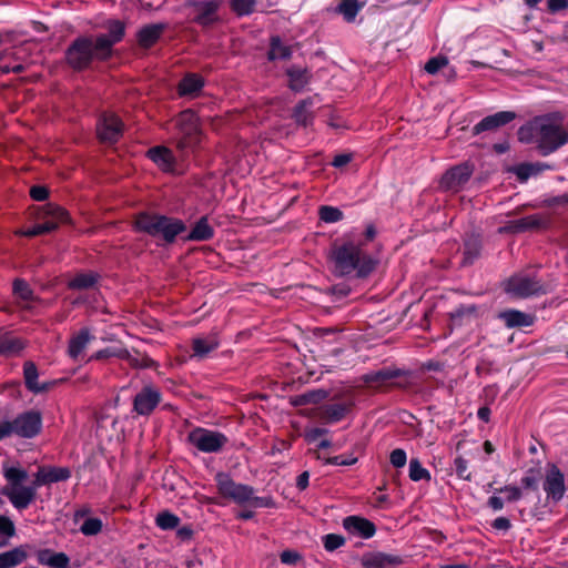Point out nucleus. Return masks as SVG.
I'll return each mask as SVG.
<instances>
[{
    "label": "nucleus",
    "instance_id": "nucleus-1",
    "mask_svg": "<svg viewBox=\"0 0 568 568\" xmlns=\"http://www.w3.org/2000/svg\"><path fill=\"white\" fill-rule=\"evenodd\" d=\"M333 273L339 277H367L375 268L373 258L363 253L361 245L352 241L333 244L329 254Z\"/></svg>",
    "mask_w": 568,
    "mask_h": 568
},
{
    "label": "nucleus",
    "instance_id": "nucleus-2",
    "mask_svg": "<svg viewBox=\"0 0 568 568\" xmlns=\"http://www.w3.org/2000/svg\"><path fill=\"white\" fill-rule=\"evenodd\" d=\"M133 230L152 237L160 236L164 244L171 245L187 231V226L181 219L142 211L134 215Z\"/></svg>",
    "mask_w": 568,
    "mask_h": 568
},
{
    "label": "nucleus",
    "instance_id": "nucleus-3",
    "mask_svg": "<svg viewBox=\"0 0 568 568\" xmlns=\"http://www.w3.org/2000/svg\"><path fill=\"white\" fill-rule=\"evenodd\" d=\"M108 60L104 51L98 49V42L93 36L77 37L64 51V63L78 73L92 69L95 61L105 62Z\"/></svg>",
    "mask_w": 568,
    "mask_h": 568
},
{
    "label": "nucleus",
    "instance_id": "nucleus-4",
    "mask_svg": "<svg viewBox=\"0 0 568 568\" xmlns=\"http://www.w3.org/2000/svg\"><path fill=\"white\" fill-rule=\"evenodd\" d=\"M7 485L2 488L4 495L12 506L18 510L27 509L37 498L38 493L32 483L29 486L23 485L28 479V471L20 467H8L3 470Z\"/></svg>",
    "mask_w": 568,
    "mask_h": 568
},
{
    "label": "nucleus",
    "instance_id": "nucleus-5",
    "mask_svg": "<svg viewBox=\"0 0 568 568\" xmlns=\"http://www.w3.org/2000/svg\"><path fill=\"white\" fill-rule=\"evenodd\" d=\"M355 393L351 389L336 392L317 407L316 416L323 424L332 425L345 419L354 409Z\"/></svg>",
    "mask_w": 568,
    "mask_h": 568
},
{
    "label": "nucleus",
    "instance_id": "nucleus-6",
    "mask_svg": "<svg viewBox=\"0 0 568 568\" xmlns=\"http://www.w3.org/2000/svg\"><path fill=\"white\" fill-rule=\"evenodd\" d=\"M538 153L547 156L568 143V132L560 125L542 119L535 132Z\"/></svg>",
    "mask_w": 568,
    "mask_h": 568
},
{
    "label": "nucleus",
    "instance_id": "nucleus-7",
    "mask_svg": "<svg viewBox=\"0 0 568 568\" xmlns=\"http://www.w3.org/2000/svg\"><path fill=\"white\" fill-rule=\"evenodd\" d=\"M175 123L180 135L176 142V148L180 151L183 152L199 144L201 130L199 125V118L193 110L186 109L180 112Z\"/></svg>",
    "mask_w": 568,
    "mask_h": 568
},
{
    "label": "nucleus",
    "instance_id": "nucleus-8",
    "mask_svg": "<svg viewBox=\"0 0 568 568\" xmlns=\"http://www.w3.org/2000/svg\"><path fill=\"white\" fill-rule=\"evenodd\" d=\"M214 481L222 497L239 505L247 504L255 493L252 486L234 481L231 475L224 471H219L214 476Z\"/></svg>",
    "mask_w": 568,
    "mask_h": 568
},
{
    "label": "nucleus",
    "instance_id": "nucleus-9",
    "mask_svg": "<svg viewBox=\"0 0 568 568\" xmlns=\"http://www.w3.org/2000/svg\"><path fill=\"white\" fill-rule=\"evenodd\" d=\"M186 439L189 444L206 454L220 453L229 443V438L223 433L203 427L192 429Z\"/></svg>",
    "mask_w": 568,
    "mask_h": 568
},
{
    "label": "nucleus",
    "instance_id": "nucleus-10",
    "mask_svg": "<svg viewBox=\"0 0 568 568\" xmlns=\"http://www.w3.org/2000/svg\"><path fill=\"white\" fill-rule=\"evenodd\" d=\"M124 123L114 113H103L97 122V135L101 143L115 144L123 135Z\"/></svg>",
    "mask_w": 568,
    "mask_h": 568
},
{
    "label": "nucleus",
    "instance_id": "nucleus-11",
    "mask_svg": "<svg viewBox=\"0 0 568 568\" xmlns=\"http://www.w3.org/2000/svg\"><path fill=\"white\" fill-rule=\"evenodd\" d=\"M161 402V390L152 384L144 385L132 399V412L139 416H150Z\"/></svg>",
    "mask_w": 568,
    "mask_h": 568
},
{
    "label": "nucleus",
    "instance_id": "nucleus-12",
    "mask_svg": "<svg viewBox=\"0 0 568 568\" xmlns=\"http://www.w3.org/2000/svg\"><path fill=\"white\" fill-rule=\"evenodd\" d=\"M506 291L518 297L546 294L547 290L539 278L529 275L511 276L506 284Z\"/></svg>",
    "mask_w": 568,
    "mask_h": 568
},
{
    "label": "nucleus",
    "instance_id": "nucleus-13",
    "mask_svg": "<svg viewBox=\"0 0 568 568\" xmlns=\"http://www.w3.org/2000/svg\"><path fill=\"white\" fill-rule=\"evenodd\" d=\"M12 423L14 435L31 439L37 437L42 430V414L39 410L30 409L19 414Z\"/></svg>",
    "mask_w": 568,
    "mask_h": 568
},
{
    "label": "nucleus",
    "instance_id": "nucleus-14",
    "mask_svg": "<svg viewBox=\"0 0 568 568\" xmlns=\"http://www.w3.org/2000/svg\"><path fill=\"white\" fill-rule=\"evenodd\" d=\"M108 33H100L94 37L98 42V49L104 51L110 59L113 54V47L125 36V24L120 20H109L105 23Z\"/></svg>",
    "mask_w": 568,
    "mask_h": 568
},
{
    "label": "nucleus",
    "instance_id": "nucleus-15",
    "mask_svg": "<svg viewBox=\"0 0 568 568\" xmlns=\"http://www.w3.org/2000/svg\"><path fill=\"white\" fill-rule=\"evenodd\" d=\"M473 169L468 163H462L447 170L440 181L439 186L444 191L458 192L470 179Z\"/></svg>",
    "mask_w": 568,
    "mask_h": 568
},
{
    "label": "nucleus",
    "instance_id": "nucleus-16",
    "mask_svg": "<svg viewBox=\"0 0 568 568\" xmlns=\"http://www.w3.org/2000/svg\"><path fill=\"white\" fill-rule=\"evenodd\" d=\"M34 216L41 223L55 225V231L64 224H71L70 213L61 205L48 202L36 207Z\"/></svg>",
    "mask_w": 568,
    "mask_h": 568
},
{
    "label": "nucleus",
    "instance_id": "nucleus-17",
    "mask_svg": "<svg viewBox=\"0 0 568 568\" xmlns=\"http://www.w3.org/2000/svg\"><path fill=\"white\" fill-rule=\"evenodd\" d=\"M544 490L546 491L548 498H551L554 501L561 500L565 495V476L555 464L549 465L547 469L546 478L544 481Z\"/></svg>",
    "mask_w": 568,
    "mask_h": 568
},
{
    "label": "nucleus",
    "instance_id": "nucleus-18",
    "mask_svg": "<svg viewBox=\"0 0 568 568\" xmlns=\"http://www.w3.org/2000/svg\"><path fill=\"white\" fill-rule=\"evenodd\" d=\"M71 477L69 467L40 466L33 476L36 490L41 486H48L59 481H65Z\"/></svg>",
    "mask_w": 568,
    "mask_h": 568
},
{
    "label": "nucleus",
    "instance_id": "nucleus-19",
    "mask_svg": "<svg viewBox=\"0 0 568 568\" xmlns=\"http://www.w3.org/2000/svg\"><path fill=\"white\" fill-rule=\"evenodd\" d=\"M343 527L348 534L363 539H369L376 532V526L373 521L356 515L345 517L343 519Z\"/></svg>",
    "mask_w": 568,
    "mask_h": 568
},
{
    "label": "nucleus",
    "instance_id": "nucleus-20",
    "mask_svg": "<svg viewBox=\"0 0 568 568\" xmlns=\"http://www.w3.org/2000/svg\"><path fill=\"white\" fill-rule=\"evenodd\" d=\"M550 224V219L542 214H532L518 220H511L505 229L511 233H523L546 229Z\"/></svg>",
    "mask_w": 568,
    "mask_h": 568
},
{
    "label": "nucleus",
    "instance_id": "nucleus-21",
    "mask_svg": "<svg viewBox=\"0 0 568 568\" xmlns=\"http://www.w3.org/2000/svg\"><path fill=\"white\" fill-rule=\"evenodd\" d=\"M27 347V341L17 336L13 332L0 327V356L10 358L21 354Z\"/></svg>",
    "mask_w": 568,
    "mask_h": 568
},
{
    "label": "nucleus",
    "instance_id": "nucleus-22",
    "mask_svg": "<svg viewBox=\"0 0 568 568\" xmlns=\"http://www.w3.org/2000/svg\"><path fill=\"white\" fill-rule=\"evenodd\" d=\"M516 119L514 111H499L485 116L473 128V133L478 135L485 131H495Z\"/></svg>",
    "mask_w": 568,
    "mask_h": 568
},
{
    "label": "nucleus",
    "instance_id": "nucleus-23",
    "mask_svg": "<svg viewBox=\"0 0 568 568\" xmlns=\"http://www.w3.org/2000/svg\"><path fill=\"white\" fill-rule=\"evenodd\" d=\"M168 23H150L139 29L136 32V42L142 49H151L161 39L164 31L168 29Z\"/></svg>",
    "mask_w": 568,
    "mask_h": 568
},
{
    "label": "nucleus",
    "instance_id": "nucleus-24",
    "mask_svg": "<svg viewBox=\"0 0 568 568\" xmlns=\"http://www.w3.org/2000/svg\"><path fill=\"white\" fill-rule=\"evenodd\" d=\"M205 85L204 78L195 72L185 73L179 81L176 91L181 98H196Z\"/></svg>",
    "mask_w": 568,
    "mask_h": 568
},
{
    "label": "nucleus",
    "instance_id": "nucleus-25",
    "mask_svg": "<svg viewBox=\"0 0 568 568\" xmlns=\"http://www.w3.org/2000/svg\"><path fill=\"white\" fill-rule=\"evenodd\" d=\"M497 318L504 323L507 328H523L531 326L535 322V315L525 313L516 308H506L497 314Z\"/></svg>",
    "mask_w": 568,
    "mask_h": 568
},
{
    "label": "nucleus",
    "instance_id": "nucleus-26",
    "mask_svg": "<svg viewBox=\"0 0 568 568\" xmlns=\"http://www.w3.org/2000/svg\"><path fill=\"white\" fill-rule=\"evenodd\" d=\"M483 239L478 233H467L463 242V266L473 265L481 255Z\"/></svg>",
    "mask_w": 568,
    "mask_h": 568
},
{
    "label": "nucleus",
    "instance_id": "nucleus-27",
    "mask_svg": "<svg viewBox=\"0 0 568 568\" xmlns=\"http://www.w3.org/2000/svg\"><path fill=\"white\" fill-rule=\"evenodd\" d=\"M196 14L194 22L202 27H207L217 20V10L220 2L217 0H209L194 3Z\"/></svg>",
    "mask_w": 568,
    "mask_h": 568
},
{
    "label": "nucleus",
    "instance_id": "nucleus-28",
    "mask_svg": "<svg viewBox=\"0 0 568 568\" xmlns=\"http://www.w3.org/2000/svg\"><path fill=\"white\" fill-rule=\"evenodd\" d=\"M146 156L163 172H171L174 169L175 156L173 152L164 145H156L149 149Z\"/></svg>",
    "mask_w": 568,
    "mask_h": 568
},
{
    "label": "nucleus",
    "instance_id": "nucleus-29",
    "mask_svg": "<svg viewBox=\"0 0 568 568\" xmlns=\"http://www.w3.org/2000/svg\"><path fill=\"white\" fill-rule=\"evenodd\" d=\"M361 381L369 389L385 390L390 386V367L366 373Z\"/></svg>",
    "mask_w": 568,
    "mask_h": 568
},
{
    "label": "nucleus",
    "instance_id": "nucleus-30",
    "mask_svg": "<svg viewBox=\"0 0 568 568\" xmlns=\"http://www.w3.org/2000/svg\"><path fill=\"white\" fill-rule=\"evenodd\" d=\"M23 377L27 389L34 394L48 392L52 385L50 382L42 384L38 383L39 372L37 365L32 361L24 362Z\"/></svg>",
    "mask_w": 568,
    "mask_h": 568
},
{
    "label": "nucleus",
    "instance_id": "nucleus-31",
    "mask_svg": "<svg viewBox=\"0 0 568 568\" xmlns=\"http://www.w3.org/2000/svg\"><path fill=\"white\" fill-rule=\"evenodd\" d=\"M214 236V229L209 223L206 215L201 216L192 227V230L182 237L184 242H204L210 241Z\"/></svg>",
    "mask_w": 568,
    "mask_h": 568
},
{
    "label": "nucleus",
    "instance_id": "nucleus-32",
    "mask_svg": "<svg viewBox=\"0 0 568 568\" xmlns=\"http://www.w3.org/2000/svg\"><path fill=\"white\" fill-rule=\"evenodd\" d=\"M288 78V88L293 92H301L310 83L312 74L307 68L292 65L285 71Z\"/></svg>",
    "mask_w": 568,
    "mask_h": 568
},
{
    "label": "nucleus",
    "instance_id": "nucleus-33",
    "mask_svg": "<svg viewBox=\"0 0 568 568\" xmlns=\"http://www.w3.org/2000/svg\"><path fill=\"white\" fill-rule=\"evenodd\" d=\"M95 337L91 334L88 327H83L78 331L69 341L68 355L72 359H77L78 356L87 348L88 344Z\"/></svg>",
    "mask_w": 568,
    "mask_h": 568
},
{
    "label": "nucleus",
    "instance_id": "nucleus-34",
    "mask_svg": "<svg viewBox=\"0 0 568 568\" xmlns=\"http://www.w3.org/2000/svg\"><path fill=\"white\" fill-rule=\"evenodd\" d=\"M478 317V306L475 304H460L449 313L453 326H463L469 324Z\"/></svg>",
    "mask_w": 568,
    "mask_h": 568
},
{
    "label": "nucleus",
    "instance_id": "nucleus-35",
    "mask_svg": "<svg viewBox=\"0 0 568 568\" xmlns=\"http://www.w3.org/2000/svg\"><path fill=\"white\" fill-rule=\"evenodd\" d=\"M314 105L313 98L301 100L293 109L292 118L294 121L304 128L313 123L314 115L312 108Z\"/></svg>",
    "mask_w": 568,
    "mask_h": 568
},
{
    "label": "nucleus",
    "instance_id": "nucleus-36",
    "mask_svg": "<svg viewBox=\"0 0 568 568\" xmlns=\"http://www.w3.org/2000/svg\"><path fill=\"white\" fill-rule=\"evenodd\" d=\"M219 346L220 341L216 335L196 337L192 341V356L197 358H204L211 352L215 351Z\"/></svg>",
    "mask_w": 568,
    "mask_h": 568
},
{
    "label": "nucleus",
    "instance_id": "nucleus-37",
    "mask_svg": "<svg viewBox=\"0 0 568 568\" xmlns=\"http://www.w3.org/2000/svg\"><path fill=\"white\" fill-rule=\"evenodd\" d=\"M552 165L542 162L521 163L513 169V172L520 182H526L530 176L537 175L545 170H551Z\"/></svg>",
    "mask_w": 568,
    "mask_h": 568
},
{
    "label": "nucleus",
    "instance_id": "nucleus-38",
    "mask_svg": "<svg viewBox=\"0 0 568 568\" xmlns=\"http://www.w3.org/2000/svg\"><path fill=\"white\" fill-rule=\"evenodd\" d=\"M292 48L282 42L280 36H272L270 39V49L267 51V59L275 60H290L292 57Z\"/></svg>",
    "mask_w": 568,
    "mask_h": 568
},
{
    "label": "nucleus",
    "instance_id": "nucleus-39",
    "mask_svg": "<svg viewBox=\"0 0 568 568\" xmlns=\"http://www.w3.org/2000/svg\"><path fill=\"white\" fill-rule=\"evenodd\" d=\"M364 8V2L358 0H341L336 8V12L343 16V19L351 23L354 22L356 16Z\"/></svg>",
    "mask_w": 568,
    "mask_h": 568
},
{
    "label": "nucleus",
    "instance_id": "nucleus-40",
    "mask_svg": "<svg viewBox=\"0 0 568 568\" xmlns=\"http://www.w3.org/2000/svg\"><path fill=\"white\" fill-rule=\"evenodd\" d=\"M364 568H387L390 566V555L383 552H366L361 559Z\"/></svg>",
    "mask_w": 568,
    "mask_h": 568
},
{
    "label": "nucleus",
    "instance_id": "nucleus-41",
    "mask_svg": "<svg viewBox=\"0 0 568 568\" xmlns=\"http://www.w3.org/2000/svg\"><path fill=\"white\" fill-rule=\"evenodd\" d=\"M99 280V275L89 272V273H78L72 280L68 282V287L70 290H88L93 287Z\"/></svg>",
    "mask_w": 568,
    "mask_h": 568
},
{
    "label": "nucleus",
    "instance_id": "nucleus-42",
    "mask_svg": "<svg viewBox=\"0 0 568 568\" xmlns=\"http://www.w3.org/2000/svg\"><path fill=\"white\" fill-rule=\"evenodd\" d=\"M27 558V552L20 548H13L9 551L0 554V568H13Z\"/></svg>",
    "mask_w": 568,
    "mask_h": 568
},
{
    "label": "nucleus",
    "instance_id": "nucleus-43",
    "mask_svg": "<svg viewBox=\"0 0 568 568\" xmlns=\"http://www.w3.org/2000/svg\"><path fill=\"white\" fill-rule=\"evenodd\" d=\"M12 293L20 300L24 302H34L38 301V297L34 295L33 290L29 285V283L23 278H16L12 283Z\"/></svg>",
    "mask_w": 568,
    "mask_h": 568
},
{
    "label": "nucleus",
    "instance_id": "nucleus-44",
    "mask_svg": "<svg viewBox=\"0 0 568 568\" xmlns=\"http://www.w3.org/2000/svg\"><path fill=\"white\" fill-rule=\"evenodd\" d=\"M408 477L412 481H430V471L425 468L418 458H412L408 465Z\"/></svg>",
    "mask_w": 568,
    "mask_h": 568
},
{
    "label": "nucleus",
    "instance_id": "nucleus-45",
    "mask_svg": "<svg viewBox=\"0 0 568 568\" xmlns=\"http://www.w3.org/2000/svg\"><path fill=\"white\" fill-rule=\"evenodd\" d=\"M415 375L409 369L393 368V388L407 389L414 384Z\"/></svg>",
    "mask_w": 568,
    "mask_h": 568
},
{
    "label": "nucleus",
    "instance_id": "nucleus-46",
    "mask_svg": "<svg viewBox=\"0 0 568 568\" xmlns=\"http://www.w3.org/2000/svg\"><path fill=\"white\" fill-rule=\"evenodd\" d=\"M111 357H116V358H120V359H123V357H128V349L126 348H122V347H106V348H103V349H100L95 353H93L88 362H91V361H103V359H108V358H111Z\"/></svg>",
    "mask_w": 568,
    "mask_h": 568
},
{
    "label": "nucleus",
    "instance_id": "nucleus-47",
    "mask_svg": "<svg viewBox=\"0 0 568 568\" xmlns=\"http://www.w3.org/2000/svg\"><path fill=\"white\" fill-rule=\"evenodd\" d=\"M123 359L134 368H153L156 366V363L153 358L139 352H135V355H132L128 351V357H123Z\"/></svg>",
    "mask_w": 568,
    "mask_h": 568
},
{
    "label": "nucleus",
    "instance_id": "nucleus-48",
    "mask_svg": "<svg viewBox=\"0 0 568 568\" xmlns=\"http://www.w3.org/2000/svg\"><path fill=\"white\" fill-rule=\"evenodd\" d=\"M181 519L168 510L161 511L155 518V524L162 530H172L179 527Z\"/></svg>",
    "mask_w": 568,
    "mask_h": 568
},
{
    "label": "nucleus",
    "instance_id": "nucleus-49",
    "mask_svg": "<svg viewBox=\"0 0 568 568\" xmlns=\"http://www.w3.org/2000/svg\"><path fill=\"white\" fill-rule=\"evenodd\" d=\"M318 216L325 223H336L344 219V213L338 207L322 205L318 209Z\"/></svg>",
    "mask_w": 568,
    "mask_h": 568
},
{
    "label": "nucleus",
    "instance_id": "nucleus-50",
    "mask_svg": "<svg viewBox=\"0 0 568 568\" xmlns=\"http://www.w3.org/2000/svg\"><path fill=\"white\" fill-rule=\"evenodd\" d=\"M54 231H55V225H53L51 223L50 224L41 223L39 221V223H37L36 225H33L27 230L19 231L18 234L21 236H26V237H34V236L52 233Z\"/></svg>",
    "mask_w": 568,
    "mask_h": 568
},
{
    "label": "nucleus",
    "instance_id": "nucleus-51",
    "mask_svg": "<svg viewBox=\"0 0 568 568\" xmlns=\"http://www.w3.org/2000/svg\"><path fill=\"white\" fill-rule=\"evenodd\" d=\"M255 4L256 0H231V9L239 17L253 13Z\"/></svg>",
    "mask_w": 568,
    "mask_h": 568
},
{
    "label": "nucleus",
    "instance_id": "nucleus-52",
    "mask_svg": "<svg viewBox=\"0 0 568 568\" xmlns=\"http://www.w3.org/2000/svg\"><path fill=\"white\" fill-rule=\"evenodd\" d=\"M103 527L102 520L97 517L87 518L80 527V531L84 536H95L101 532Z\"/></svg>",
    "mask_w": 568,
    "mask_h": 568
},
{
    "label": "nucleus",
    "instance_id": "nucleus-53",
    "mask_svg": "<svg viewBox=\"0 0 568 568\" xmlns=\"http://www.w3.org/2000/svg\"><path fill=\"white\" fill-rule=\"evenodd\" d=\"M346 539L338 534H327L323 537V545L327 551H334L342 547Z\"/></svg>",
    "mask_w": 568,
    "mask_h": 568
},
{
    "label": "nucleus",
    "instance_id": "nucleus-54",
    "mask_svg": "<svg viewBox=\"0 0 568 568\" xmlns=\"http://www.w3.org/2000/svg\"><path fill=\"white\" fill-rule=\"evenodd\" d=\"M520 483L525 489L534 491L537 490L539 483V471L535 470L534 468L528 469L525 476L521 478Z\"/></svg>",
    "mask_w": 568,
    "mask_h": 568
},
{
    "label": "nucleus",
    "instance_id": "nucleus-55",
    "mask_svg": "<svg viewBox=\"0 0 568 568\" xmlns=\"http://www.w3.org/2000/svg\"><path fill=\"white\" fill-rule=\"evenodd\" d=\"M454 469L458 478L471 480V473L468 471V462L463 456H457L454 459Z\"/></svg>",
    "mask_w": 568,
    "mask_h": 568
},
{
    "label": "nucleus",
    "instance_id": "nucleus-56",
    "mask_svg": "<svg viewBox=\"0 0 568 568\" xmlns=\"http://www.w3.org/2000/svg\"><path fill=\"white\" fill-rule=\"evenodd\" d=\"M447 63H448V60L446 57L437 55V57L430 58L426 62L424 69L429 74H436Z\"/></svg>",
    "mask_w": 568,
    "mask_h": 568
},
{
    "label": "nucleus",
    "instance_id": "nucleus-57",
    "mask_svg": "<svg viewBox=\"0 0 568 568\" xmlns=\"http://www.w3.org/2000/svg\"><path fill=\"white\" fill-rule=\"evenodd\" d=\"M357 462V458L352 454L349 455H338L333 457H327L324 459L326 465H336V466H351Z\"/></svg>",
    "mask_w": 568,
    "mask_h": 568
},
{
    "label": "nucleus",
    "instance_id": "nucleus-58",
    "mask_svg": "<svg viewBox=\"0 0 568 568\" xmlns=\"http://www.w3.org/2000/svg\"><path fill=\"white\" fill-rule=\"evenodd\" d=\"M497 493H506V500L509 503L517 501L523 497V491L519 487L506 485L496 490Z\"/></svg>",
    "mask_w": 568,
    "mask_h": 568
},
{
    "label": "nucleus",
    "instance_id": "nucleus-59",
    "mask_svg": "<svg viewBox=\"0 0 568 568\" xmlns=\"http://www.w3.org/2000/svg\"><path fill=\"white\" fill-rule=\"evenodd\" d=\"M29 193L33 201L43 202L49 197L50 191L44 185H33Z\"/></svg>",
    "mask_w": 568,
    "mask_h": 568
},
{
    "label": "nucleus",
    "instance_id": "nucleus-60",
    "mask_svg": "<svg viewBox=\"0 0 568 568\" xmlns=\"http://www.w3.org/2000/svg\"><path fill=\"white\" fill-rule=\"evenodd\" d=\"M16 534V527L13 521L3 515H0V535L6 537H12Z\"/></svg>",
    "mask_w": 568,
    "mask_h": 568
},
{
    "label": "nucleus",
    "instance_id": "nucleus-61",
    "mask_svg": "<svg viewBox=\"0 0 568 568\" xmlns=\"http://www.w3.org/2000/svg\"><path fill=\"white\" fill-rule=\"evenodd\" d=\"M307 404H323L322 402L328 397V392L324 389H313L305 392Z\"/></svg>",
    "mask_w": 568,
    "mask_h": 568
},
{
    "label": "nucleus",
    "instance_id": "nucleus-62",
    "mask_svg": "<svg viewBox=\"0 0 568 568\" xmlns=\"http://www.w3.org/2000/svg\"><path fill=\"white\" fill-rule=\"evenodd\" d=\"M51 568H69L70 558L64 552H54L50 566Z\"/></svg>",
    "mask_w": 568,
    "mask_h": 568
},
{
    "label": "nucleus",
    "instance_id": "nucleus-63",
    "mask_svg": "<svg viewBox=\"0 0 568 568\" xmlns=\"http://www.w3.org/2000/svg\"><path fill=\"white\" fill-rule=\"evenodd\" d=\"M280 559L283 564L292 566L296 565L302 559V556L295 550L287 549L281 552Z\"/></svg>",
    "mask_w": 568,
    "mask_h": 568
},
{
    "label": "nucleus",
    "instance_id": "nucleus-64",
    "mask_svg": "<svg viewBox=\"0 0 568 568\" xmlns=\"http://www.w3.org/2000/svg\"><path fill=\"white\" fill-rule=\"evenodd\" d=\"M568 9V0H547V10L555 14Z\"/></svg>",
    "mask_w": 568,
    "mask_h": 568
}]
</instances>
